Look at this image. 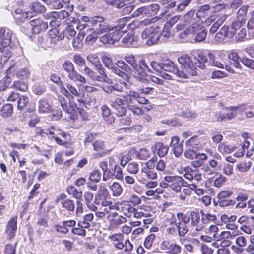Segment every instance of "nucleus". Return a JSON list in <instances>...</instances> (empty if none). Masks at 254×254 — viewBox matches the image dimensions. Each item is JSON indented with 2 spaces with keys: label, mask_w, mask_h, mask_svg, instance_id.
<instances>
[{
  "label": "nucleus",
  "mask_w": 254,
  "mask_h": 254,
  "mask_svg": "<svg viewBox=\"0 0 254 254\" xmlns=\"http://www.w3.org/2000/svg\"><path fill=\"white\" fill-rule=\"evenodd\" d=\"M0 50L1 53L0 60V64H5L9 58L11 56V52L8 47H3V48L1 47Z\"/></svg>",
  "instance_id": "38"
},
{
  "label": "nucleus",
  "mask_w": 254,
  "mask_h": 254,
  "mask_svg": "<svg viewBox=\"0 0 254 254\" xmlns=\"http://www.w3.org/2000/svg\"><path fill=\"white\" fill-rule=\"evenodd\" d=\"M194 159L195 160L191 162V165L192 167L196 168L203 165L204 161L207 160V157L204 153H199Z\"/></svg>",
  "instance_id": "36"
},
{
  "label": "nucleus",
  "mask_w": 254,
  "mask_h": 254,
  "mask_svg": "<svg viewBox=\"0 0 254 254\" xmlns=\"http://www.w3.org/2000/svg\"><path fill=\"white\" fill-rule=\"evenodd\" d=\"M12 32L9 29L0 28V44L2 47H8L11 43Z\"/></svg>",
  "instance_id": "21"
},
{
  "label": "nucleus",
  "mask_w": 254,
  "mask_h": 254,
  "mask_svg": "<svg viewBox=\"0 0 254 254\" xmlns=\"http://www.w3.org/2000/svg\"><path fill=\"white\" fill-rule=\"evenodd\" d=\"M16 77L21 79H27L30 75V71L28 68L19 69L16 73Z\"/></svg>",
  "instance_id": "53"
},
{
  "label": "nucleus",
  "mask_w": 254,
  "mask_h": 254,
  "mask_svg": "<svg viewBox=\"0 0 254 254\" xmlns=\"http://www.w3.org/2000/svg\"><path fill=\"white\" fill-rule=\"evenodd\" d=\"M151 149L160 157H163L167 154L169 148L162 142H156L151 146Z\"/></svg>",
  "instance_id": "25"
},
{
  "label": "nucleus",
  "mask_w": 254,
  "mask_h": 254,
  "mask_svg": "<svg viewBox=\"0 0 254 254\" xmlns=\"http://www.w3.org/2000/svg\"><path fill=\"white\" fill-rule=\"evenodd\" d=\"M179 221L177 222V234L179 237H184L188 232V224L190 221L189 215L179 212L177 214Z\"/></svg>",
  "instance_id": "10"
},
{
  "label": "nucleus",
  "mask_w": 254,
  "mask_h": 254,
  "mask_svg": "<svg viewBox=\"0 0 254 254\" xmlns=\"http://www.w3.org/2000/svg\"><path fill=\"white\" fill-rule=\"evenodd\" d=\"M29 102V98L24 95L19 97L17 100V108L19 110H23L25 108Z\"/></svg>",
  "instance_id": "51"
},
{
  "label": "nucleus",
  "mask_w": 254,
  "mask_h": 254,
  "mask_svg": "<svg viewBox=\"0 0 254 254\" xmlns=\"http://www.w3.org/2000/svg\"><path fill=\"white\" fill-rule=\"evenodd\" d=\"M237 235L238 232L235 231L233 232L223 231L219 236L220 237L221 239L231 240L234 239Z\"/></svg>",
  "instance_id": "56"
},
{
  "label": "nucleus",
  "mask_w": 254,
  "mask_h": 254,
  "mask_svg": "<svg viewBox=\"0 0 254 254\" xmlns=\"http://www.w3.org/2000/svg\"><path fill=\"white\" fill-rule=\"evenodd\" d=\"M94 203L103 206H108L112 204L111 196L107 188L102 186L99 188L97 193L95 195Z\"/></svg>",
  "instance_id": "8"
},
{
  "label": "nucleus",
  "mask_w": 254,
  "mask_h": 254,
  "mask_svg": "<svg viewBox=\"0 0 254 254\" xmlns=\"http://www.w3.org/2000/svg\"><path fill=\"white\" fill-rule=\"evenodd\" d=\"M200 211L196 209L190 211V218L191 220V225L192 227H195L196 231H201L204 228L203 224L200 222Z\"/></svg>",
  "instance_id": "19"
},
{
  "label": "nucleus",
  "mask_w": 254,
  "mask_h": 254,
  "mask_svg": "<svg viewBox=\"0 0 254 254\" xmlns=\"http://www.w3.org/2000/svg\"><path fill=\"white\" fill-rule=\"evenodd\" d=\"M139 170V165L137 163L132 162L129 163L127 167V171L131 174H136Z\"/></svg>",
  "instance_id": "63"
},
{
  "label": "nucleus",
  "mask_w": 254,
  "mask_h": 254,
  "mask_svg": "<svg viewBox=\"0 0 254 254\" xmlns=\"http://www.w3.org/2000/svg\"><path fill=\"white\" fill-rule=\"evenodd\" d=\"M37 104L39 113H49L51 112L52 107L47 99L44 98L39 100Z\"/></svg>",
  "instance_id": "32"
},
{
  "label": "nucleus",
  "mask_w": 254,
  "mask_h": 254,
  "mask_svg": "<svg viewBox=\"0 0 254 254\" xmlns=\"http://www.w3.org/2000/svg\"><path fill=\"white\" fill-rule=\"evenodd\" d=\"M182 115L183 117L187 119L188 120H192L196 118L197 114L195 112L187 109L182 112Z\"/></svg>",
  "instance_id": "64"
},
{
  "label": "nucleus",
  "mask_w": 254,
  "mask_h": 254,
  "mask_svg": "<svg viewBox=\"0 0 254 254\" xmlns=\"http://www.w3.org/2000/svg\"><path fill=\"white\" fill-rule=\"evenodd\" d=\"M101 60L104 65L108 69L111 70L116 65V63L114 64L112 59L108 56H103Z\"/></svg>",
  "instance_id": "59"
},
{
  "label": "nucleus",
  "mask_w": 254,
  "mask_h": 254,
  "mask_svg": "<svg viewBox=\"0 0 254 254\" xmlns=\"http://www.w3.org/2000/svg\"><path fill=\"white\" fill-rule=\"evenodd\" d=\"M228 58L232 62V64L237 68L240 69H242V67L239 63L240 57H239L238 53L236 52H231L228 55Z\"/></svg>",
  "instance_id": "39"
},
{
  "label": "nucleus",
  "mask_w": 254,
  "mask_h": 254,
  "mask_svg": "<svg viewBox=\"0 0 254 254\" xmlns=\"http://www.w3.org/2000/svg\"><path fill=\"white\" fill-rule=\"evenodd\" d=\"M223 173L227 176H230L233 173V166L229 163H223L222 168Z\"/></svg>",
  "instance_id": "61"
},
{
  "label": "nucleus",
  "mask_w": 254,
  "mask_h": 254,
  "mask_svg": "<svg viewBox=\"0 0 254 254\" xmlns=\"http://www.w3.org/2000/svg\"><path fill=\"white\" fill-rule=\"evenodd\" d=\"M130 152L133 153L136 158L139 160H146L150 157L149 151L145 148H141L138 150L132 148L130 149Z\"/></svg>",
  "instance_id": "29"
},
{
  "label": "nucleus",
  "mask_w": 254,
  "mask_h": 254,
  "mask_svg": "<svg viewBox=\"0 0 254 254\" xmlns=\"http://www.w3.org/2000/svg\"><path fill=\"white\" fill-rule=\"evenodd\" d=\"M254 107L253 105H248L247 104H242L237 106H230L226 108V110L228 111H236L239 110L243 112L248 109H253Z\"/></svg>",
  "instance_id": "42"
},
{
  "label": "nucleus",
  "mask_w": 254,
  "mask_h": 254,
  "mask_svg": "<svg viewBox=\"0 0 254 254\" xmlns=\"http://www.w3.org/2000/svg\"><path fill=\"white\" fill-rule=\"evenodd\" d=\"M90 25L92 28H89L87 25L86 28L87 33L94 31V32L100 35L111 30V27L105 21L104 18L102 16L92 17L90 21Z\"/></svg>",
  "instance_id": "3"
},
{
  "label": "nucleus",
  "mask_w": 254,
  "mask_h": 254,
  "mask_svg": "<svg viewBox=\"0 0 254 254\" xmlns=\"http://www.w3.org/2000/svg\"><path fill=\"white\" fill-rule=\"evenodd\" d=\"M178 61L181 65L180 70L170 59H166L160 63L152 61L150 63V66L155 71L157 75L166 79H171L172 74L185 79L197 75L198 67L196 66L195 64H194L187 55H183L179 57Z\"/></svg>",
  "instance_id": "1"
},
{
  "label": "nucleus",
  "mask_w": 254,
  "mask_h": 254,
  "mask_svg": "<svg viewBox=\"0 0 254 254\" xmlns=\"http://www.w3.org/2000/svg\"><path fill=\"white\" fill-rule=\"evenodd\" d=\"M67 191L70 195L77 199H81L82 196V192L81 190L76 189L73 186H69L67 188Z\"/></svg>",
  "instance_id": "52"
},
{
  "label": "nucleus",
  "mask_w": 254,
  "mask_h": 254,
  "mask_svg": "<svg viewBox=\"0 0 254 254\" xmlns=\"http://www.w3.org/2000/svg\"><path fill=\"white\" fill-rule=\"evenodd\" d=\"M194 60L196 66L200 68L203 69L205 66L204 64L206 62L207 59L206 56L203 55H198V58H195Z\"/></svg>",
  "instance_id": "58"
},
{
  "label": "nucleus",
  "mask_w": 254,
  "mask_h": 254,
  "mask_svg": "<svg viewBox=\"0 0 254 254\" xmlns=\"http://www.w3.org/2000/svg\"><path fill=\"white\" fill-rule=\"evenodd\" d=\"M182 20L183 21V22H185L188 26L195 22L194 11H189L182 17Z\"/></svg>",
  "instance_id": "37"
},
{
  "label": "nucleus",
  "mask_w": 254,
  "mask_h": 254,
  "mask_svg": "<svg viewBox=\"0 0 254 254\" xmlns=\"http://www.w3.org/2000/svg\"><path fill=\"white\" fill-rule=\"evenodd\" d=\"M167 178L169 188L176 192L181 191L182 187L186 186L187 182L179 176H168Z\"/></svg>",
  "instance_id": "12"
},
{
  "label": "nucleus",
  "mask_w": 254,
  "mask_h": 254,
  "mask_svg": "<svg viewBox=\"0 0 254 254\" xmlns=\"http://www.w3.org/2000/svg\"><path fill=\"white\" fill-rule=\"evenodd\" d=\"M116 65H117L118 68H120L123 72L126 73L127 76V79L129 78V75L130 74H131L133 75L132 70L125 62L123 61H118L116 63Z\"/></svg>",
  "instance_id": "41"
},
{
  "label": "nucleus",
  "mask_w": 254,
  "mask_h": 254,
  "mask_svg": "<svg viewBox=\"0 0 254 254\" xmlns=\"http://www.w3.org/2000/svg\"><path fill=\"white\" fill-rule=\"evenodd\" d=\"M197 136H194L185 142V145L187 147V150L184 152V156L186 158L189 159H194L199 154L197 152Z\"/></svg>",
  "instance_id": "11"
},
{
  "label": "nucleus",
  "mask_w": 254,
  "mask_h": 254,
  "mask_svg": "<svg viewBox=\"0 0 254 254\" xmlns=\"http://www.w3.org/2000/svg\"><path fill=\"white\" fill-rule=\"evenodd\" d=\"M112 31L108 34H106L100 37V41L103 44H114L115 42L118 41L121 37L120 32L115 30H110Z\"/></svg>",
  "instance_id": "18"
},
{
  "label": "nucleus",
  "mask_w": 254,
  "mask_h": 254,
  "mask_svg": "<svg viewBox=\"0 0 254 254\" xmlns=\"http://www.w3.org/2000/svg\"><path fill=\"white\" fill-rule=\"evenodd\" d=\"M101 110L103 119L107 124H112L114 122L115 118L112 115L110 109L106 105L102 106Z\"/></svg>",
  "instance_id": "31"
},
{
  "label": "nucleus",
  "mask_w": 254,
  "mask_h": 254,
  "mask_svg": "<svg viewBox=\"0 0 254 254\" xmlns=\"http://www.w3.org/2000/svg\"><path fill=\"white\" fill-rule=\"evenodd\" d=\"M30 9L35 13H42L45 11V7L38 2H34L30 5Z\"/></svg>",
  "instance_id": "57"
},
{
  "label": "nucleus",
  "mask_w": 254,
  "mask_h": 254,
  "mask_svg": "<svg viewBox=\"0 0 254 254\" xmlns=\"http://www.w3.org/2000/svg\"><path fill=\"white\" fill-rule=\"evenodd\" d=\"M220 33L223 36L228 38H232L235 35V30L231 29L227 26L224 25L220 29Z\"/></svg>",
  "instance_id": "54"
},
{
  "label": "nucleus",
  "mask_w": 254,
  "mask_h": 254,
  "mask_svg": "<svg viewBox=\"0 0 254 254\" xmlns=\"http://www.w3.org/2000/svg\"><path fill=\"white\" fill-rule=\"evenodd\" d=\"M208 57L209 59V64L211 65L219 68H224V65L220 61L222 58L221 54L215 55L212 53H209Z\"/></svg>",
  "instance_id": "30"
},
{
  "label": "nucleus",
  "mask_w": 254,
  "mask_h": 254,
  "mask_svg": "<svg viewBox=\"0 0 254 254\" xmlns=\"http://www.w3.org/2000/svg\"><path fill=\"white\" fill-rule=\"evenodd\" d=\"M202 28L203 27L201 25L196 22H194L187 27L186 29L184 30L182 33L180 34L181 37L183 38L184 36H186L189 33L195 34L196 32H198L199 30H200V29H202Z\"/></svg>",
  "instance_id": "33"
},
{
  "label": "nucleus",
  "mask_w": 254,
  "mask_h": 254,
  "mask_svg": "<svg viewBox=\"0 0 254 254\" xmlns=\"http://www.w3.org/2000/svg\"><path fill=\"white\" fill-rule=\"evenodd\" d=\"M63 208L69 212H73L75 209V203L73 200L67 198L61 202Z\"/></svg>",
  "instance_id": "45"
},
{
  "label": "nucleus",
  "mask_w": 254,
  "mask_h": 254,
  "mask_svg": "<svg viewBox=\"0 0 254 254\" xmlns=\"http://www.w3.org/2000/svg\"><path fill=\"white\" fill-rule=\"evenodd\" d=\"M95 69L98 71L99 75H96V72L92 70L87 77L94 81L110 83L109 81L110 80L108 78L105 73L104 68H95Z\"/></svg>",
  "instance_id": "16"
},
{
  "label": "nucleus",
  "mask_w": 254,
  "mask_h": 254,
  "mask_svg": "<svg viewBox=\"0 0 254 254\" xmlns=\"http://www.w3.org/2000/svg\"><path fill=\"white\" fill-rule=\"evenodd\" d=\"M62 93L66 96L71 95L75 97H81L80 93L77 91V89L72 84L67 83L65 87L62 86L61 87Z\"/></svg>",
  "instance_id": "24"
},
{
  "label": "nucleus",
  "mask_w": 254,
  "mask_h": 254,
  "mask_svg": "<svg viewBox=\"0 0 254 254\" xmlns=\"http://www.w3.org/2000/svg\"><path fill=\"white\" fill-rule=\"evenodd\" d=\"M252 164V162L250 160L246 159L239 162L236 168L240 172H246L250 169Z\"/></svg>",
  "instance_id": "35"
},
{
  "label": "nucleus",
  "mask_w": 254,
  "mask_h": 254,
  "mask_svg": "<svg viewBox=\"0 0 254 254\" xmlns=\"http://www.w3.org/2000/svg\"><path fill=\"white\" fill-rule=\"evenodd\" d=\"M61 106L63 109L67 113L69 114L70 117L72 120H75L78 119V115L77 114V105L76 103L70 100H67L64 97L59 98Z\"/></svg>",
  "instance_id": "9"
},
{
  "label": "nucleus",
  "mask_w": 254,
  "mask_h": 254,
  "mask_svg": "<svg viewBox=\"0 0 254 254\" xmlns=\"http://www.w3.org/2000/svg\"><path fill=\"white\" fill-rule=\"evenodd\" d=\"M161 29L157 25L148 27L142 32L141 37L146 39V44L151 46L160 41Z\"/></svg>",
  "instance_id": "4"
},
{
  "label": "nucleus",
  "mask_w": 254,
  "mask_h": 254,
  "mask_svg": "<svg viewBox=\"0 0 254 254\" xmlns=\"http://www.w3.org/2000/svg\"><path fill=\"white\" fill-rule=\"evenodd\" d=\"M198 32H196L195 34L196 35L195 41L196 42H200L203 41L206 37L207 30L203 28L200 29Z\"/></svg>",
  "instance_id": "62"
},
{
  "label": "nucleus",
  "mask_w": 254,
  "mask_h": 254,
  "mask_svg": "<svg viewBox=\"0 0 254 254\" xmlns=\"http://www.w3.org/2000/svg\"><path fill=\"white\" fill-rule=\"evenodd\" d=\"M135 208L128 204H125L122 207V211L124 215L128 218L132 216V214L135 212Z\"/></svg>",
  "instance_id": "49"
},
{
  "label": "nucleus",
  "mask_w": 254,
  "mask_h": 254,
  "mask_svg": "<svg viewBox=\"0 0 254 254\" xmlns=\"http://www.w3.org/2000/svg\"><path fill=\"white\" fill-rule=\"evenodd\" d=\"M160 9L157 4H151L147 6L138 8L134 13L136 16H142L143 17H150L155 15Z\"/></svg>",
  "instance_id": "15"
},
{
  "label": "nucleus",
  "mask_w": 254,
  "mask_h": 254,
  "mask_svg": "<svg viewBox=\"0 0 254 254\" xmlns=\"http://www.w3.org/2000/svg\"><path fill=\"white\" fill-rule=\"evenodd\" d=\"M227 18V16L225 15H222L221 16L218 17L217 20L214 23L212 26L211 27L209 32L210 33L214 34L218 30L219 27L222 24Z\"/></svg>",
  "instance_id": "44"
},
{
  "label": "nucleus",
  "mask_w": 254,
  "mask_h": 254,
  "mask_svg": "<svg viewBox=\"0 0 254 254\" xmlns=\"http://www.w3.org/2000/svg\"><path fill=\"white\" fill-rule=\"evenodd\" d=\"M236 147L229 146L224 143H221L218 147L219 152L222 154H228L233 152Z\"/></svg>",
  "instance_id": "50"
},
{
  "label": "nucleus",
  "mask_w": 254,
  "mask_h": 254,
  "mask_svg": "<svg viewBox=\"0 0 254 254\" xmlns=\"http://www.w3.org/2000/svg\"><path fill=\"white\" fill-rule=\"evenodd\" d=\"M127 222V219L126 218L120 216L117 218H115L112 219L110 221V225L113 228H117L121 224L126 223Z\"/></svg>",
  "instance_id": "55"
},
{
  "label": "nucleus",
  "mask_w": 254,
  "mask_h": 254,
  "mask_svg": "<svg viewBox=\"0 0 254 254\" xmlns=\"http://www.w3.org/2000/svg\"><path fill=\"white\" fill-rule=\"evenodd\" d=\"M161 250L169 254H179L182 250L181 247L170 240L163 241L160 245Z\"/></svg>",
  "instance_id": "14"
},
{
  "label": "nucleus",
  "mask_w": 254,
  "mask_h": 254,
  "mask_svg": "<svg viewBox=\"0 0 254 254\" xmlns=\"http://www.w3.org/2000/svg\"><path fill=\"white\" fill-rule=\"evenodd\" d=\"M64 70L67 73L69 79L75 82H79L81 83H86L85 77L78 73L75 70L72 63L69 61H66L63 64Z\"/></svg>",
  "instance_id": "6"
},
{
  "label": "nucleus",
  "mask_w": 254,
  "mask_h": 254,
  "mask_svg": "<svg viewBox=\"0 0 254 254\" xmlns=\"http://www.w3.org/2000/svg\"><path fill=\"white\" fill-rule=\"evenodd\" d=\"M93 214L92 213L85 215L83 220L79 222L78 226H81L84 228H89L90 227V222L93 220Z\"/></svg>",
  "instance_id": "43"
},
{
  "label": "nucleus",
  "mask_w": 254,
  "mask_h": 254,
  "mask_svg": "<svg viewBox=\"0 0 254 254\" xmlns=\"http://www.w3.org/2000/svg\"><path fill=\"white\" fill-rule=\"evenodd\" d=\"M12 86L14 88L21 91H26L28 89L27 84L21 81H14Z\"/></svg>",
  "instance_id": "60"
},
{
  "label": "nucleus",
  "mask_w": 254,
  "mask_h": 254,
  "mask_svg": "<svg viewBox=\"0 0 254 254\" xmlns=\"http://www.w3.org/2000/svg\"><path fill=\"white\" fill-rule=\"evenodd\" d=\"M100 167L103 172V180L107 181L112 176L119 180L123 179L122 170L119 165H115V168H110L108 167L107 161H102L100 163Z\"/></svg>",
  "instance_id": "5"
},
{
  "label": "nucleus",
  "mask_w": 254,
  "mask_h": 254,
  "mask_svg": "<svg viewBox=\"0 0 254 254\" xmlns=\"http://www.w3.org/2000/svg\"><path fill=\"white\" fill-rule=\"evenodd\" d=\"M155 162V159L152 158L145 163V167L142 168L141 171L142 180H155L157 178V174L154 170Z\"/></svg>",
  "instance_id": "7"
},
{
  "label": "nucleus",
  "mask_w": 254,
  "mask_h": 254,
  "mask_svg": "<svg viewBox=\"0 0 254 254\" xmlns=\"http://www.w3.org/2000/svg\"><path fill=\"white\" fill-rule=\"evenodd\" d=\"M129 0H109L108 4L113 5L118 8H123L122 12L124 14H129L134 8V5L129 2Z\"/></svg>",
  "instance_id": "13"
},
{
  "label": "nucleus",
  "mask_w": 254,
  "mask_h": 254,
  "mask_svg": "<svg viewBox=\"0 0 254 254\" xmlns=\"http://www.w3.org/2000/svg\"><path fill=\"white\" fill-rule=\"evenodd\" d=\"M124 60L131 65L133 77L139 81H144L148 72L153 73V70L155 71L152 68L151 69L148 67L144 59H141L137 63L133 55L126 56Z\"/></svg>",
  "instance_id": "2"
},
{
  "label": "nucleus",
  "mask_w": 254,
  "mask_h": 254,
  "mask_svg": "<svg viewBox=\"0 0 254 254\" xmlns=\"http://www.w3.org/2000/svg\"><path fill=\"white\" fill-rule=\"evenodd\" d=\"M109 188L113 196H120L123 191V188L121 185L117 182L113 183Z\"/></svg>",
  "instance_id": "40"
},
{
  "label": "nucleus",
  "mask_w": 254,
  "mask_h": 254,
  "mask_svg": "<svg viewBox=\"0 0 254 254\" xmlns=\"http://www.w3.org/2000/svg\"><path fill=\"white\" fill-rule=\"evenodd\" d=\"M13 112V106L10 104L4 105L0 110V114L4 118L9 117Z\"/></svg>",
  "instance_id": "47"
},
{
  "label": "nucleus",
  "mask_w": 254,
  "mask_h": 254,
  "mask_svg": "<svg viewBox=\"0 0 254 254\" xmlns=\"http://www.w3.org/2000/svg\"><path fill=\"white\" fill-rule=\"evenodd\" d=\"M87 61L91 63L95 68H104L98 57L95 54H90L87 57Z\"/></svg>",
  "instance_id": "48"
},
{
  "label": "nucleus",
  "mask_w": 254,
  "mask_h": 254,
  "mask_svg": "<svg viewBox=\"0 0 254 254\" xmlns=\"http://www.w3.org/2000/svg\"><path fill=\"white\" fill-rule=\"evenodd\" d=\"M201 215V221L203 224L204 227L205 225L208 224L210 223H215L217 220V216L215 214H211L210 213H205L203 210H200Z\"/></svg>",
  "instance_id": "27"
},
{
  "label": "nucleus",
  "mask_w": 254,
  "mask_h": 254,
  "mask_svg": "<svg viewBox=\"0 0 254 254\" xmlns=\"http://www.w3.org/2000/svg\"><path fill=\"white\" fill-rule=\"evenodd\" d=\"M134 36L132 33H128L121 41L122 46L129 47L133 45Z\"/></svg>",
  "instance_id": "46"
},
{
  "label": "nucleus",
  "mask_w": 254,
  "mask_h": 254,
  "mask_svg": "<svg viewBox=\"0 0 254 254\" xmlns=\"http://www.w3.org/2000/svg\"><path fill=\"white\" fill-rule=\"evenodd\" d=\"M127 17H124L118 20V24L114 27H111V30H115V31H119L120 33H125L126 32V29H124L127 22Z\"/></svg>",
  "instance_id": "34"
},
{
  "label": "nucleus",
  "mask_w": 254,
  "mask_h": 254,
  "mask_svg": "<svg viewBox=\"0 0 254 254\" xmlns=\"http://www.w3.org/2000/svg\"><path fill=\"white\" fill-rule=\"evenodd\" d=\"M122 97L125 104L128 107L135 103L137 98V92L128 91L126 92V94L123 95Z\"/></svg>",
  "instance_id": "28"
},
{
  "label": "nucleus",
  "mask_w": 254,
  "mask_h": 254,
  "mask_svg": "<svg viewBox=\"0 0 254 254\" xmlns=\"http://www.w3.org/2000/svg\"><path fill=\"white\" fill-rule=\"evenodd\" d=\"M123 100L122 98H117L114 101L111 103V106L115 110V113L118 116H122L125 115L127 110Z\"/></svg>",
  "instance_id": "22"
},
{
  "label": "nucleus",
  "mask_w": 254,
  "mask_h": 254,
  "mask_svg": "<svg viewBox=\"0 0 254 254\" xmlns=\"http://www.w3.org/2000/svg\"><path fill=\"white\" fill-rule=\"evenodd\" d=\"M29 24L31 27L32 32L34 34H38L41 31H45L48 26L47 22H45L39 18L31 20L29 22Z\"/></svg>",
  "instance_id": "20"
},
{
  "label": "nucleus",
  "mask_w": 254,
  "mask_h": 254,
  "mask_svg": "<svg viewBox=\"0 0 254 254\" xmlns=\"http://www.w3.org/2000/svg\"><path fill=\"white\" fill-rule=\"evenodd\" d=\"M15 71V64L10 65L6 70L7 75L0 80V91H4L8 88L11 82L9 75Z\"/></svg>",
  "instance_id": "23"
},
{
  "label": "nucleus",
  "mask_w": 254,
  "mask_h": 254,
  "mask_svg": "<svg viewBox=\"0 0 254 254\" xmlns=\"http://www.w3.org/2000/svg\"><path fill=\"white\" fill-rule=\"evenodd\" d=\"M87 26V24H80L77 27L79 30L77 37L74 38L72 41V45L74 48L80 49L83 46V40L86 35V28Z\"/></svg>",
  "instance_id": "17"
},
{
  "label": "nucleus",
  "mask_w": 254,
  "mask_h": 254,
  "mask_svg": "<svg viewBox=\"0 0 254 254\" xmlns=\"http://www.w3.org/2000/svg\"><path fill=\"white\" fill-rule=\"evenodd\" d=\"M17 230V217H12L6 226V233L10 239L13 238Z\"/></svg>",
  "instance_id": "26"
}]
</instances>
